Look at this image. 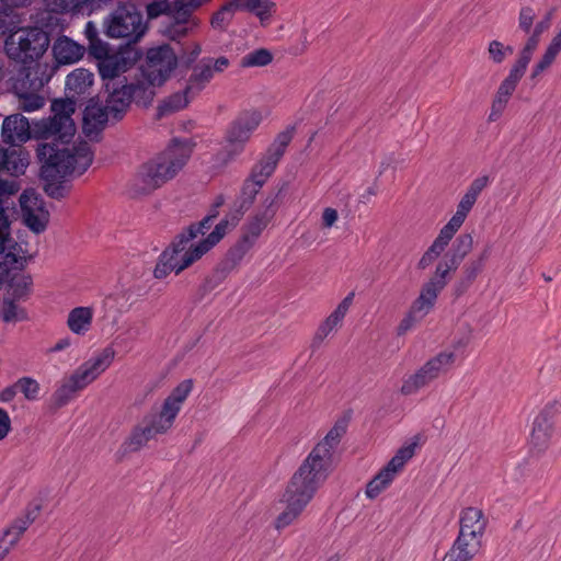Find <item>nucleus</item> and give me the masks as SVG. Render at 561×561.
<instances>
[{
  "instance_id": "obj_24",
  "label": "nucleus",
  "mask_w": 561,
  "mask_h": 561,
  "mask_svg": "<svg viewBox=\"0 0 561 561\" xmlns=\"http://www.w3.org/2000/svg\"><path fill=\"white\" fill-rule=\"evenodd\" d=\"M94 76L84 68L71 71L66 78V91L70 98L79 99L89 93L93 84Z\"/></svg>"
},
{
  "instance_id": "obj_8",
  "label": "nucleus",
  "mask_w": 561,
  "mask_h": 561,
  "mask_svg": "<svg viewBox=\"0 0 561 561\" xmlns=\"http://www.w3.org/2000/svg\"><path fill=\"white\" fill-rule=\"evenodd\" d=\"M48 46V34L41 27L20 28L11 33L4 42L9 58L22 64L39 59Z\"/></svg>"
},
{
  "instance_id": "obj_15",
  "label": "nucleus",
  "mask_w": 561,
  "mask_h": 561,
  "mask_svg": "<svg viewBox=\"0 0 561 561\" xmlns=\"http://www.w3.org/2000/svg\"><path fill=\"white\" fill-rule=\"evenodd\" d=\"M20 205L25 225L35 233L45 231L49 213L43 199L34 191H25L20 196Z\"/></svg>"
},
{
  "instance_id": "obj_47",
  "label": "nucleus",
  "mask_w": 561,
  "mask_h": 561,
  "mask_svg": "<svg viewBox=\"0 0 561 561\" xmlns=\"http://www.w3.org/2000/svg\"><path fill=\"white\" fill-rule=\"evenodd\" d=\"M514 48L510 45H504L497 39H493L488 45L489 59L496 65L503 64L504 60L511 56Z\"/></svg>"
},
{
  "instance_id": "obj_49",
  "label": "nucleus",
  "mask_w": 561,
  "mask_h": 561,
  "mask_svg": "<svg viewBox=\"0 0 561 561\" xmlns=\"http://www.w3.org/2000/svg\"><path fill=\"white\" fill-rule=\"evenodd\" d=\"M18 391L22 392L26 400L35 401L39 398L41 386L31 377H22L16 382Z\"/></svg>"
},
{
  "instance_id": "obj_28",
  "label": "nucleus",
  "mask_w": 561,
  "mask_h": 561,
  "mask_svg": "<svg viewBox=\"0 0 561 561\" xmlns=\"http://www.w3.org/2000/svg\"><path fill=\"white\" fill-rule=\"evenodd\" d=\"M131 102L134 101L125 83L118 88H113L112 92L106 99L105 106L111 113L112 118L118 119L127 111Z\"/></svg>"
},
{
  "instance_id": "obj_58",
  "label": "nucleus",
  "mask_w": 561,
  "mask_h": 561,
  "mask_svg": "<svg viewBox=\"0 0 561 561\" xmlns=\"http://www.w3.org/2000/svg\"><path fill=\"white\" fill-rule=\"evenodd\" d=\"M206 60L210 64L214 75L222 73L230 66V60L226 56H220L218 58L207 57Z\"/></svg>"
},
{
  "instance_id": "obj_46",
  "label": "nucleus",
  "mask_w": 561,
  "mask_h": 561,
  "mask_svg": "<svg viewBox=\"0 0 561 561\" xmlns=\"http://www.w3.org/2000/svg\"><path fill=\"white\" fill-rule=\"evenodd\" d=\"M84 35L89 42V51L93 56L95 54H103V49L107 44L99 38V30L94 22L89 21L84 26Z\"/></svg>"
},
{
  "instance_id": "obj_41",
  "label": "nucleus",
  "mask_w": 561,
  "mask_h": 561,
  "mask_svg": "<svg viewBox=\"0 0 561 561\" xmlns=\"http://www.w3.org/2000/svg\"><path fill=\"white\" fill-rule=\"evenodd\" d=\"M28 163L30 160L27 153L21 150H9L1 171L19 176L25 172Z\"/></svg>"
},
{
  "instance_id": "obj_14",
  "label": "nucleus",
  "mask_w": 561,
  "mask_h": 561,
  "mask_svg": "<svg viewBox=\"0 0 561 561\" xmlns=\"http://www.w3.org/2000/svg\"><path fill=\"white\" fill-rule=\"evenodd\" d=\"M93 57L98 60V69L103 80H113L127 72L136 62L137 54L130 49L108 53V46L103 49V54H95Z\"/></svg>"
},
{
  "instance_id": "obj_62",
  "label": "nucleus",
  "mask_w": 561,
  "mask_h": 561,
  "mask_svg": "<svg viewBox=\"0 0 561 561\" xmlns=\"http://www.w3.org/2000/svg\"><path fill=\"white\" fill-rule=\"evenodd\" d=\"M416 324V318H403L398 327V335H403Z\"/></svg>"
},
{
  "instance_id": "obj_31",
  "label": "nucleus",
  "mask_w": 561,
  "mask_h": 561,
  "mask_svg": "<svg viewBox=\"0 0 561 561\" xmlns=\"http://www.w3.org/2000/svg\"><path fill=\"white\" fill-rule=\"evenodd\" d=\"M457 355L455 351H443L430 358L423 366L424 370L435 380L440 375L448 373L455 362Z\"/></svg>"
},
{
  "instance_id": "obj_20",
  "label": "nucleus",
  "mask_w": 561,
  "mask_h": 561,
  "mask_svg": "<svg viewBox=\"0 0 561 561\" xmlns=\"http://www.w3.org/2000/svg\"><path fill=\"white\" fill-rule=\"evenodd\" d=\"M459 536L481 540L486 528L488 519L482 510L467 507L460 514Z\"/></svg>"
},
{
  "instance_id": "obj_52",
  "label": "nucleus",
  "mask_w": 561,
  "mask_h": 561,
  "mask_svg": "<svg viewBox=\"0 0 561 561\" xmlns=\"http://www.w3.org/2000/svg\"><path fill=\"white\" fill-rule=\"evenodd\" d=\"M291 140V133L290 131H283L273 141L271 147L267 149L266 152L273 154L274 157L280 159L289 145Z\"/></svg>"
},
{
  "instance_id": "obj_2",
  "label": "nucleus",
  "mask_w": 561,
  "mask_h": 561,
  "mask_svg": "<svg viewBox=\"0 0 561 561\" xmlns=\"http://www.w3.org/2000/svg\"><path fill=\"white\" fill-rule=\"evenodd\" d=\"M243 211L241 209L231 213L222 219L215 229L207 236L206 230L211 226L214 216L204 218L196 225H191L185 231L176 237L170 248L164 250L153 270V275L158 279L164 278L169 273H181L194 262L198 261L204 254L213 249L225 236L237 226Z\"/></svg>"
},
{
  "instance_id": "obj_56",
  "label": "nucleus",
  "mask_w": 561,
  "mask_h": 561,
  "mask_svg": "<svg viewBox=\"0 0 561 561\" xmlns=\"http://www.w3.org/2000/svg\"><path fill=\"white\" fill-rule=\"evenodd\" d=\"M68 328L76 334H84L91 328V318H68Z\"/></svg>"
},
{
  "instance_id": "obj_30",
  "label": "nucleus",
  "mask_w": 561,
  "mask_h": 561,
  "mask_svg": "<svg viewBox=\"0 0 561 561\" xmlns=\"http://www.w3.org/2000/svg\"><path fill=\"white\" fill-rule=\"evenodd\" d=\"M480 547L481 540L458 535L446 556L455 561H470L479 552Z\"/></svg>"
},
{
  "instance_id": "obj_34",
  "label": "nucleus",
  "mask_w": 561,
  "mask_h": 561,
  "mask_svg": "<svg viewBox=\"0 0 561 561\" xmlns=\"http://www.w3.org/2000/svg\"><path fill=\"white\" fill-rule=\"evenodd\" d=\"M38 512L39 507L35 506L27 511L25 516L15 519L13 524L8 529H5L3 534V540L7 541L10 547H13L18 542L21 535L36 519Z\"/></svg>"
},
{
  "instance_id": "obj_54",
  "label": "nucleus",
  "mask_w": 561,
  "mask_h": 561,
  "mask_svg": "<svg viewBox=\"0 0 561 561\" xmlns=\"http://www.w3.org/2000/svg\"><path fill=\"white\" fill-rule=\"evenodd\" d=\"M535 18H536V12L531 7H529V5L522 7L519 10V14H518L519 30H522L526 34H529L531 31V26L534 24Z\"/></svg>"
},
{
  "instance_id": "obj_37",
  "label": "nucleus",
  "mask_w": 561,
  "mask_h": 561,
  "mask_svg": "<svg viewBox=\"0 0 561 561\" xmlns=\"http://www.w3.org/2000/svg\"><path fill=\"white\" fill-rule=\"evenodd\" d=\"M240 11H247L257 16L262 24L267 22L275 11L272 0H237Z\"/></svg>"
},
{
  "instance_id": "obj_64",
  "label": "nucleus",
  "mask_w": 561,
  "mask_h": 561,
  "mask_svg": "<svg viewBox=\"0 0 561 561\" xmlns=\"http://www.w3.org/2000/svg\"><path fill=\"white\" fill-rule=\"evenodd\" d=\"M202 53V46L201 44L198 43H194L192 44L188 48H187V51H186V55H187V62L191 64V62H194L198 56L201 55Z\"/></svg>"
},
{
  "instance_id": "obj_32",
  "label": "nucleus",
  "mask_w": 561,
  "mask_h": 561,
  "mask_svg": "<svg viewBox=\"0 0 561 561\" xmlns=\"http://www.w3.org/2000/svg\"><path fill=\"white\" fill-rule=\"evenodd\" d=\"M112 118L111 113L107 111L106 106L99 105H89L84 110L83 114V129L87 135H91L92 133L102 128L105 123Z\"/></svg>"
},
{
  "instance_id": "obj_53",
  "label": "nucleus",
  "mask_w": 561,
  "mask_h": 561,
  "mask_svg": "<svg viewBox=\"0 0 561 561\" xmlns=\"http://www.w3.org/2000/svg\"><path fill=\"white\" fill-rule=\"evenodd\" d=\"M341 325V318H327L318 328L314 340L322 342L332 332L337 331Z\"/></svg>"
},
{
  "instance_id": "obj_5",
  "label": "nucleus",
  "mask_w": 561,
  "mask_h": 561,
  "mask_svg": "<svg viewBox=\"0 0 561 561\" xmlns=\"http://www.w3.org/2000/svg\"><path fill=\"white\" fill-rule=\"evenodd\" d=\"M114 357L115 351L105 347L81 364L69 377L64 378L51 396L54 408L59 409L68 404L78 391L84 389L110 367Z\"/></svg>"
},
{
  "instance_id": "obj_12",
  "label": "nucleus",
  "mask_w": 561,
  "mask_h": 561,
  "mask_svg": "<svg viewBox=\"0 0 561 561\" xmlns=\"http://www.w3.org/2000/svg\"><path fill=\"white\" fill-rule=\"evenodd\" d=\"M176 67V54L169 45H162L147 51L146 62L140 69L152 83L162 85Z\"/></svg>"
},
{
  "instance_id": "obj_4",
  "label": "nucleus",
  "mask_w": 561,
  "mask_h": 561,
  "mask_svg": "<svg viewBox=\"0 0 561 561\" xmlns=\"http://www.w3.org/2000/svg\"><path fill=\"white\" fill-rule=\"evenodd\" d=\"M490 176L484 174L476 178L469 184L457 204L455 214L448 222L440 228L437 237L419 260L417 267L420 270L427 268L442 256L455 234L466 221L470 211L473 209L480 194L490 185Z\"/></svg>"
},
{
  "instance_id": "obj_11",
  "label": "nucleus",
  "mask_w": 561,
  "mask_h": 561,
  "mask_svg": "<svg viewBox=\"0 0 561 561\" xmlns=\"http://www.w3.org/2000/svg\"><path fill=\"white\" fill-rule=\"evenodd\" d=\"M19 191L14 181L0 182V254L4 255L10 262L24 264L27 260L26 252L19 245L10 233V221L5 215V208L9 207L8 199Z\"/></svg>"
},
{
  "instance_id": "obj_25",
  "label": "nucleus",
  "mask_w": 561,
  "mask_h": 561,
  "mask_svg": "<svg viewBox=\"0 0 561 561\" xmlns=\"http://www.w3.org/2000/svg\"><path fill=\"white\" fill-rule=\"evenodd\" d=\"M25 84L26 81H23L20 85H15V93L19 99V108L27 113L41 110L45 105V99L44 96L39 95L36 91L44 85V81H31V87L34 90L32 92L24 90Z\"/></svg>"
},
{
  "instance_id": "obj_3",
  "label": "nucleus",
  "mask_w": 561,
  "mask_h": 561,
  "mask_svg": "<svg viewBox=\"0 0 561 561\" xmlns=\"http://www.w3.org/2000/svg\"><path fill=\"white\" fill-rule=\"evenodd\" d=\"M192 149L186 141L173 140L161 153L141 164L134 178V191L149 194L172 180L186 164Z\"/></svg>"
},
{
  "instance_id": "obj_63",
  "label": "nucleus",
  "mask_w": 561,
  "mask_h": 561,
  "mask_svg": "<svg viewBox=\"0 0 561 561\" xmlns=\"http://www.w3.org/2000/svg\"><path fill=\"white\" fill-rule=\"evenodd\" d=\"M18 392L19 391L15 383L13 386L7 387L0 392V401L9 402L16 396Z\"/></svg>"
},
{
  "instance_id": "obj_40",
  "label": "nucleus",
  "mask_w": 561,
  "mask_h": 561,
  "mask_svg": "<svg viewBox=\"0 0 561 561\" xmlns=\"http://www.w3.org/2000/svg\"><path fill=\"white\" fill-rule=\"evenodd\" d=\"M526 70L513 64L506 78L497 88L496 95L510 101Z\"/></svg>"
},
{
  "instance_id": "obj_35",
  "label": "nucleus",
  "mask_w": 561,
  "mask_h": 561,
  "mask_svg": "<svg viewBox=\"0 0 561 561\" xmlns=\"http://www.w3.org/2000/svg\"><path fill=\"white\" fill-rule=\"evenodd\" d=\"M195 95L192 94V92L187 91V85L183 91H179L173 93L172 95L164 99L158 106V115L159 116H165L171 113L178 112L180 110H183L187 106V104L191 102V100Z\"/></svg>"
},
{
  "instance_id": "obj_6",
  "label": "nucleus",
  "mask_w": 561,
  "mask_h": 561,
  "mask_svg": "<svg viewBox=\"0 0 561 561\" xmlns=\"http://www.w3.org/2000/svg\"><path fill=\"white\" fill-rule=\"evenodd\" d=\"M323 482L298 469L291 477L280 503L284 510L275 518L274 526L279 531L294 524L312 500Z\"/></svg>"
},
{
  "instance_id": "obj_7",
  "label": "nucleus",
  "mask_w": 561,
  "mask_h": 561,
  "mask_svg": "<svg viewBox=\"0 0 561 561\" xmlns=\"http://www.w3.org/2000/svg\"><path fill=\"white\" fill-rule=\"evenodd\" d=\"M261 122L262 114L259 111L241 114L227 130L225 145L214 158L215 165L221 168L234 160L244 150L245 144Z\"/></svg>"
},
{
  "instance_id": "obj_10",
  "label": "nucleus",
  "mask_w": 561,
  "mask_h": 561,
  "mask_svg": "<svg viewBox=\"0 0 561 561\" xmlns=\"http://www.w3.org/2000/svg\"><path fill=\"white\" fill-rule=\"evenodd\" d=\"M345 432L346 425L343 422L336 423L298 469L314 477L316 480L324 482L331 470L333 449L339 445Z\"/></svg>"
},
{
  "instance_id": "obj_17",
  "label": "nucleus",
  "mask_w": 561,
  "mask_h": 561,
  "mask_svg": "<svg viewBox=\"0 0 561 561\" xmlns=\"http://www.w3.org/2000/svg\"><path fill=\"white\" fill-rule=\"evenodd\" d=\"M273 201L270 202L267 207L256 213L254 216L249 218L242 228V234L239 240V248L242 251H248L256 242L263 230L267 227L268 222L274 216V210L271 208Z\"/></svg>"
},
{
  "instance_id": "obj_23",
  "label": "nucleus",
  "mask_w": 561,
  "mask_h": 561,
  "mask_svg": "<svg viewBox=\"0 0 561 561\" xmlns=\"http://www.w3.org/2000/svg\"><path fill=\"white\" fill-rule=\"evenodd\" d=\"M193 389V381L185 379L180 382L164 400L160 412L174 422L179 414L183 402L186 400Z\"/></svg>"
},
{
  "instance_id": "obj_59",
  "label": "nucleus",
  "mask_w": 561,
  "mask_h": 561,
  "mask_svg": "<svg viewBox=\"0 0 561 561\" xmlns=\"http://www.w3.org/2000/svg\"><path fill=\"white\" fill-rule=\"evenodd\" d=\"M11 432V419L8 412L0 408V440L4 439Z\"/></svg>"
},
{
  "instance_id": "obj_43",
  "label": "nucleus",
  "mask_w": 561,
  "mask_h": 561,
  "mask_svg": "<svg viewBox=\"0 0 561 561\" xmlns=\"http://www.w3.org/2000/svg\"><path fill=\"white\" fill-rule=\"evenodd\" d=\"M273 55L266 48H259L245 54L241 60L240 66L242 68H252V67H264L272 62Z\"/></svg>"
},
{
  "instance_id": "obj_55",
  "label": "nucleus",
  "mask_w": 561,
  "mask_h": 561,
  "mask_svg": "<svg viewBox=\"0 0 561 561\" xmlns=\"http://www.w3.org/2000/svg\"><path fill=\"white\" fill-rule=\"evenodd\" d=\"M507 103H508V100L495 94L492 100L490 113L488 115V121L491 123L499 121L500 117L502 116L503 112L505 111Z\"/></svg>"
},
{
  "instance_id": "obj_57",
  "label": "nucleus",
  "mask_w": 561,
  "mask_h": 561,
  "mask_svg": "<svg viewBox=\"0 0 561 561\" xmlns=\"http://www.w3.org/2000/svg\"><path fill=\"white\" fill-rule=\"evenodd\" d=\"M171 5L165 0L154 1L147 5V14L149 19H156L170 11Z\"/></svg>"
},
{
  "instance_id": "obj_48",
  "label": "nucleus",
  "mask_w": 561,
  "mask_h": 561,
  "mask_svg": "<svg viewBox=\"0 0 561 561\" xmlns=\"http://www.w3.org/2000/svg\"><path fill=\"white\" fill-rule=\"evenodd\" d=\"M558 55L559 54L557 51L547 46L542 56L533 66L530 78H539L545 71H547L553 65Z\"/></svg>"
},
{
  "instance_id": "obj_22",
  "label": "nucleus",
  "mask_w": 561,
  "mask_h": 561,
  "mask_svg": "<svg viewBox=\"0 0 561 561\" xmlns=\"http://www.w3.org/2000/svg\"><path fill=\"white\" fill-rule=\"evenodd\" d=\"M133 101L141 106H148L151 104L156 89L161 84L152 83L147 76H144V71L140 69L139 75L129 83H126Z\"/></svg>"
},
{
  "instance_id": "obj_1",
  "label": "nucleus",
  "mask_w": 561,
  "mask_h": 561,
  "mask_svg": "<svg viewBox=\"0 0 561 561\" xmlns=\"http://www.w3.org/2000/svg\"><path fill=\"white\" fill-rule=\"evenodd\" d=\"M77 101L69 95L65 100H55L51 104L54 116L34 125L37 138L51 137L55 140L51 144H42L37 148V156L43 162L42 176L47 181L81 175L93 161V153L87 141L68 144L76 130L71 115L76 111Z\"/></svg>"
},
{
  "instance_id": "obj_21",
  "label": "nucleus",
  "mask_w": 561,
  "mask_h": 561,
  "mask_svg": "<svg viewBox=\"0 0 561 561\" xmlns=\"http://www.w3.org/2000/svg\"><path fill=\"white\" fill-rule=\"evenodd\" d=\"M111 0H46V8L55 13H88L100 10Z\"/></svg>"
},
{
  "instance_id": "obj_26",
  "label": "nucleus",
  "mask_w": 561,
  "mask_h": 561,
  "mask_svg": "<svg viewBox=\"0 0 561 561\" xmlns=\"http://www.w3.org/2000/svg\"><path fill=\"white\" fill-rule=\"evenodd\" d=\"M53 53L58 64H75L82 58L84 47L69 37L62 36L54 43Z\"/></svg>"
},
{
  "instance_id": "obj_38",
  "label": "nucleus",
  "mask_w": 561,
  "mask_h": 561,
  "mask_svg": "<svg viewBox=\"0 0 561 561\" xmlns=\"http://www.w3.org/2000/svg\"><path fill=\"white\" fill-rule=\"evenodd\" d=\"M443 289L435 286L433 283L428 280L423 285L419 297L414 300L412 305L413 312L419 313H428L434 306L438 294Z\"/></svg>"
},
{
  "instance_id": "obj_19",
  "label": "nucleus",
  "mask_w": 561,
  "mask_h": 561,
  "mask_svg": "<svg viewBox=\"0 0 561 561\" xmlns=\"http://www.w3.org/2000/svg\"><path fill=\"white\" fill-rule=\"evenodd\" d=\"M554 410L545 408L535 419L531 431V445L539 451L545 450L553 432Z\"/></svg>"
},
{
  "instance_id": "obj_50",
  "label": "nucleus",
  "mask_w": 561,
  "mask_h": 561,
  "mask_svg": "<svg viewBox=\"0 0 561 561\" xmlns=\"http://www.w3.org/2000/svg\"><path fill=\"white\" fill-rule=\"evenodd\" d=\"M148 443L144 433L136 426L130 433L129 437L124 443V448L128 453L140 450Z\"/></svg>"
},
{
  "instance_id": "obj_60",
  "label": "nucleus",
  "mask_w": 561,
  "mask_h": 561,
  "mask_svg": "<svg viewBox=\"0 0 561 561\" xmlns=\"http://www.w3.org/2000/svg\"><path fill=\"white\" fill-rule=\"evenodd\" d=\"M355 294L350 293L336 307L332 316H345L353 305Z\"/></svg>"
},
{
  "instance_id": "obj_16",
  "label": "nucleus",
  "mask_w": 561,
  "mask_h": 561,
  "mask_svg": "<svg viewBox=\"0 0 561 561\" xmlns=\"http://www.w3.org/2000/svg\"><path fill=\"white\" fill-rule=\"evenodd\" d=\"M280 159L266 152L259 162L253 167L250 178L245 181L242 193L248 195L247 203L250 205L259 190L267 181V179L274 173L277 163Z\"/></svg>"
},
{
  "instance_id": "obj_18",
  "label": "nucleus",
  "mask_w": 561,
  "mask_h": 561,
  "mask_svg": "<svg viewBox=\"0 0 561 561\" xmlns=\"http://www.w3.org/2000/svg\"><path fill=\"white\" fill-rule=\"evenodd\" d=\"M31 137L30 122L21 114L10 115L2 124L3 141L12 146L26 142Z\"/></svg>"
},
{
  "instance_id": "obj_61",
  "label": "nucleus",
  "mask_w": 561,
  "mask_h": 561,
  "mask_svg": "<svg viewBox=\"0 0 561 561\" xmlns=\"http://www.w3.org/2000/svg\"><path fill=\"white\" fill-rule=\"evenodd\" d=\"M339 219V214L334 208H324L322 213V224L325 228H331Z\"/></svg>"
},
{
  "instance_id": "obj_13",
  "label": "nucleus",
  "mask_w": 561,
  "mask_h": 561,
  "mask_svg": "<svg viewBox=\"0 0 561 561\" xmlns=\"http://www.w3.org/2000/svg\"><path fill=\"white\" fill-rule=\"evenodd\" d=\"M415 446L416 444L413 443L401 447L391 460L368 482L365 491L368 499H376L391 484L408 460L413 457Z\"/></svg>"
},
{
  "instance_id": "obj_39",
  "label": "nucleus",
  "mask_w": 561,
  "mask_h": 561,
  "mask_svg": "<svg viewBox=\"0 0 561 561\" xmlns=\"http://www.w3.org/2000/svg\"><path fill=\"white\" fill-rule=\"evenodd\" d=\"M458 266L459 263L446 254L436 265L435 272L428 282L444 289L449 282L450 274L455 272Z\"/></svg>"
},
{
  "instance_id": "obj_9",
  "label": "nucleus",
  "mask_w": 561,
  "mask_h": 561,
  "mask_svg": "<svg viewBox=\"0 0 561 561\" xmlns=\"http://www.w3.org/2000/svg\"><path fill=\"white\" fill-rule=\"evenodd\" d=\"M104 33L110 38H126L128 42L139 41L146 33L147 25L142 14L135 4L119 3L105 19Z\"/></svg>"
},
{
  "instance_id": "obj_44",
  "label": "nucleus",
  "mask_w": 561,
  "mask_h": 561,
  "mask_svg": "<svg viewBox=\"0 0 561 561\" xmlns=\"http://www.w3.org/2000/svg\"><path fill=\"white\" fill-rule=\"evenodd\" d=\"M473 247V237L470 233H463L456 238L453 243L451 251L447 254L459 264L467 256V254L472 250Z\"/></svg>"
},
{
  "instance_id": "obj_45",
  "label": "nucleus",
  "mask_w": 561,
  "mask_h": 561,
  "mask_svg": "<svg viewBox=\"0 0 561 561\" xmlns=\"http://www.w3.org/2000/svg\"><path fill=\"white\" fill-rule=\"evenodd\" d=\"M540 42V37L529 33L523 48L519 50L518 56L515 60V65L527 70V67L533 58L535 50L537 49Z\"/></svg>"
},
{
  "instance_id": "obj_33",
  "label": "nucleus",
  "mask_w": 561,
  "mask_h": 561,
  "mask_svg": "<svg viewBox=\"0 0 561 561\" xmlns=\"http://www.w3.org/2000/svg\"><path fill=\"white\" fill-rule=\"evenodd\" d=\"M130 298L131 294L129 289L123 286L116 287L103 299V311L106 313L126 312L127 307L130 305Z\"/></svg>"
},
{
  "instance_id": "obj_27",
  "label": "nucleus",
  "mask_w": 561,
  "mask_h": 561,
  "mask_svg": "<svg viewBox=\"0 0 561 561\" xmlns=\"http://www.w3.org/2000/svg\"><path fill=\"white\" fill-rule=\"evenodd\" d=\"M173 421L162 412H154L146 415L141 423L137 425L149 442L157 435L167 433L173 425Z\"/></svg>"
},
{
  "instance_id": "obj_29",
  "label": "nucleus",
  "mask_w": 561,
  "mask_h": 561,
  "mask_svg": "<svg viewBox=\"0 0 561 561\" xmlns=\"http://www.w3.org/2000/svg\"><path fill=\"white\" fill-rule=\"evenodd\" d=\"M215 75L210 64L203 58L193 67L192 73L187 80V91L193 95H197L214 79Z\"/></svg>"
},
{
  "instance_id": "obj_51",
  "label": "nucleus",
  "mask_w": 561,
  "mask_h": 561,
  "mask_svg": "<svg viewBox=\"0 0 561 561\" xmlns=\"http://www.w3.org/2000/svg\"><path fill=\"white\" fill-rule=\"evenodd\" d=\"M488 257V251H484V253L477 260H473L469 262L463 270L465 277H466V284H462V287L465 288L470 282H472L478 274L482 271L484 261Z\"/></svg>"
},
{
  "instance_id": "obj_36",
  "label": "nucleus",
  "mask_w": 561,
  "mask_h": 561,
  "mask_svg": "<svg viewBox=\"0 0 561 561\" xmlns=\"http://www.w3.org/2000/svg\"><path fill=\"white\" fill-rule=\"evenodd\" d=\"M238 11H240L238 1L228 0L213 14L210 19L211 27L220 32L226 31Z\"/></svg>"
},
{
  "instance_id": "obj_42",
  "label": "nucleus",
  "mask_w": 561,
  "mask_h": 561,
  "mask_svg": "<svg viewBox=\"0 0 561 561\" xmlns=\"http://www.w3.org/2000/svg\"><path fill=\"white\" fill-rule=\"evenodd\" d=\"M432 381H434V379L424 370V368L421 367L414 374L404 379L401 392L405 396L415 394Z\"/></svg>"
}]
</instances>
